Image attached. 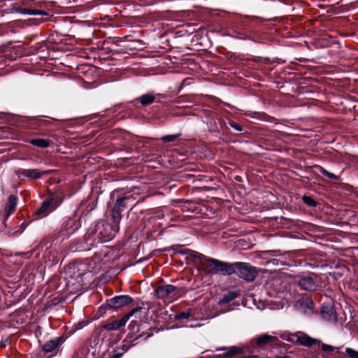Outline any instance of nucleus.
Returning a JSON list of instances; mask_svg holds the SVG:
<instances>
[{"mask_svg": "<svg viewBox=\"0 0 358 358\" xmlns=\"http://www.w3.org/2000/svg\"><path fill=\"white\" fill-rule=\"evenodd\" d=\"M191 256L199 261L201 268L210 275H231L233 270L231 264L209 258L195 251L191 252Z\"/></svg>", "mask_w": 358, "mask_h": 358, "instance_id": "1", "label": "nucleus"}, {"mask_svg": "<svg viewBox=\"0 0 358 358\" xmlns=\"http://www.w3.org/2000/svg\"><path fill=\"white\" fill-rule=\"evenodd\" d=\"M231 265L234 271L233 273L236 274L247 282L253 281L257 275L255 267L251 266L249 263L236 262L231 264Z\"/></svg>", "mask_w": 358, "mask_h": 358, "instance_id": "2", "label": "nucleus"}, {"mask_svg": "<svg viewBox=\"0 0 358 358\" xmlns=\"http://www.w3.org/2000/svg\"><path fill=\"white\" fill-rule=\"evenodd\" d=\"M298 285L304 290L313 292L322 286L321 278L317 274L309 273L299 278Z\"/></svg>", "mask_w": 358, "mask_h": 358, "instance_id": "3", "label": "nucleus"}, {"mask_svg": "<svg viewBox=\"0 0 358 358\" xmlns=\"http://www.w3.org/2000/svg\"><path fill=\"white\" fill-rule=\"evenodd\" d=\"M294 308L299 313L310 315L315 312V304L312 298L304 295L300 297L294 303Z\"/></svg>", "mask_w": 358, "mask_h": 358, "instance_id": "4", "label": "nucleus"}, {"mask_svg": "<svg viewBox=\"0 0 358 358\" xmlns=\"http://www.w3.org/2000/svg\"><path fill=\"white\" fill-rule=\"evenodd\" d=\"M155 294L159 299L173 300L178 297V289L172 285H166L157 287L155 290Z\"/></svg>", "mask_w": 358, "mask_h": 358, "instance_id": "5", "label": "nucleus"}, {"mask_svg": "<svg viewBox=\"0 0 358 358\" xmlns=\"http://www.w3.org/2000/svg\"><path fill=\"white\" fill-rule=\"evenodd\" d=\"M80 224L75 218L67 219L62 224L60 231V236L62 239L68 238L71 234H73L78 228Z\"/></svg>", "mask_w": 358, "mask_h": 358, "instance_id": "6", "label": "nucleus"}, {"mask_svg": "<svg viewBox=\"0 0 358 358\" xmlns=\"http://www.w3.org/2000/svg\"><path fill=\"white\" fill-rule=\"evenodd\" d=\"M60 201L55 196H51L47 200H45L41 206L37 210L36 214L41 217L47 215L50 212L54 210Z\"/></svg>", "mask_w": 358, "mask_h": 358, "instance_id": "7", "label": "nucleus"}, {"mask_svg": "<svg viewBox=\"0 0 358 358\" xmlns=\"http://www.w3.org/2000/svg\"><path fill=\"white\" fill-rule=\"evenodd\" d=\"M133 301L131 297L128 295L115 296L108 301V306L113 309H118L131 303Z\"/></svg>", "mask_w": 358, "mask_h": 358, "instance_id": "8", "label": "nucleus"}, {"mask_svg": "<svg viewBox=\"0 0 358 358\" xmlns=\"http://www.w3.org/2000/svg\"><path fill=\"white\" fill-rule=\"evenodd\" d=\"M295 336L296 337L294 343L296 344H299L306 347H310L313 345L320 343L318 340L310 337L308 335L306 334L302 331L296 332Z\"/></svg>", "mask_w": 358, "mask_h": 358, "instance_id": "9", "label": "nucleus"}, {"mask_svg": "<svg viewBox=\"0 0 358 358\" xmlns=\"http://www.w3.org/2000/svg\"><path fill=\"white\" fill-rule=\"evenodd\" d=\"M320 315L322 317L328 322H336V312L330 304H324L320 310Z\"/></svg>", "mask_w": 358, "mask_h": 358, "instance_id": "10", "label": "nucleus"}, {"mask_svg": "<svg viewBox=\"0 0 358 358\" xmlns=\"http://www.w3.org/2000/svg\"><path fill=\"white\" fill-rule=\"evenodd\" d=\"M49 172V171H41L39 169H22L18 171V174L31 179H37Z\"/></svg>", "mask_w": 358, "mask_h": 358, "instance_id": "11", "label": "nucleus"}, {"mask_svg": "<svg viewBox=\"0 0 358 358\" xmlns=\"http://www.w3.org/2000/svg\"><path fill=\"white\" fill-rule=\"evenodd\" d=\"M133 206L134 199L132 196H128L118 199L116 201L113 208H115V210H119L120 212H122L124 208H127Z\"/></svg>", "mask_w": 358, "mask_h": 358, "instance_id": "12", "label": "nucleus"}, {"mask_svg": "<svg viewBox=\"0 0 358 358\" xmlns=\"http://www.w3.org/2000/svg\"><path fill=\"white\" fill-rule=\"evenodd\" d=\"M63 343V338L55 337L53 339L47 341L43 346V350L45 352H51Z\"/></svg>", "mask_w": 358, "mask_h": 358, "instance_id": "13", "label": "nucleus"}, {"mask_svg": "<svg viewBox=\"0 0 358 358\" xmlns=\"http://www.w3.org/2000/svg\"><path fill=\"white\" fill-rule=\"evenodd\" d=\"M256 343L258 345L262 346L269 343H275L278 341V338L275 336L268 335L267 334L260 335L255 338Z\"/></svg>", "mask_w": 358, "mask_h": 358, "instance_id": "14", "label": "nucleus"}, {"mask_svg": "<svg viewBox=\"0 0 358 358\" xmlns=\"http://www.w3.org/2000/svg\"><path fill=\"white\" fill-rule=\"evenodd\" d=\"M126 322H127V321L125 320L124 317H122L120 320H117L113 321L112 322H110L108 324H106L104 326V329H106L107 330H116V329H118L119 328L124 326Z\"/></svg>", "mask_w": 358, "mask_h": 358, "instance_id": "15", "label": "nucleus"}, {"mask_svg": "<svg viewBox=\"0 0 358 358\" xmlns=\"http://www.w3.org/2000/svg\"><path fill=\"white\" fill-rule=\"evenodd\" d=\"M222 350H224L225 352L222 356L226 358L233 357L235 355H238L241 352V349L236 346L224 348Z\"/></svg>", "mask_w": 358, "mask_h": 358, "instance_id": "16", "label": "nucleus"}, {"mask_svg": "<svg viewBox=\"0 0 358 358\" xmlns=\"http://www.w3.org/2000/svg\"><path fill=\"white\" fill-rule=\"evenodd\" d=\"M17 199L15 195H10L8 197V203L6 207V211L8 215L11 214L15 209Z\"/></svg>", "mask_w": 358, "mask_h": 358, "instance_id": "17", "label": "nucleus"}, {"mask_svg": "<svg viewBox=\"0 0 358 358\" xmlns=\"http://www.w3.org/2000/svg\"><path fill=\"white\" fill-rule=\"evenodd\" d=\"M30 143L42 148H48L50 145V141L45 139H31Z\"/></svg>", "mask_w": 358, "mask_h": 358, "instance_id": "18", "label": "nucleus"}, {"mask_svg": "<svg viewBox=\"0 0 358 358\" xmlns=\"http://www.w3.org/2000/svg\"><path fill=\"white\" fill-rule=\"evenodd\" d=\"M139 100L141 104L149 105L155 101V96L151 94H145L140 96Z\"/></svg>", "mask_w": 358, "mask_h": 358, "instance_id": "19", "label": "nucleus"}, {"mask_svg": "<svg viewBox=\"0 0 358 358\" xmlns=\"http://www.w3.org/2000/svg\"><path fill=\"white\" fill-rule=\"evenodd\" d=\"M120 211L119 210H115V208H113V210H112V218H113V220L114 222V224H115V226L114 227L115 228H118V224L121 220V214H120Z\"/></svg>", "mask_w": 358, "mask_h": 358, "instance_id": "20", "label": "nucleus"}, {"mask_svg": "<svg viewBox=\"0 0 358 358\" xmlns=\"http://www.w3.org/2000/svg\"><path fill=\"white\" fill-rule=\"evenodd\" d=\"M236 296V293L229 292L227 294L224 295L223 298L220 301V303H227L234 300Z\"/></svg>", "mask_w": 358, "mask_h": 358, "instance_id": "21", "label": "nucleus"}, {"mask_svg": "<svg viewBox=\"0 0 358 358\" xmlns=\"http://www.w3.org/2000/svg\"><path fill=\"white\" fill-rule=\"evenodd\" d=\"M295 333L291 334L289 332H284L280 335V338L285 341H287L288 342H291L294 343H295Z\"/></svg>", "mask_w": 358, "mask_h": 358, "instance_id": "22", "label": "nucleus"}, {"mask_svg": "<svg viewBox=\"0 0 358 358\" xmlns=\"http://www.w3.org/2000/svg\"><path fill=\"white\" fill-rule=\"evenodd\" d=\"M142 306H136L132 310H131L127 314H126L124 317L125 320L127 322L129 319L132 317L134 315H135L136 313L140 312L142 310Z\"/></svg>", "mask_w": 358, "mask_h": 358, "instance_id": "23", "label": "nucleus"}, {"mask_svg": "<svg viewBox=\"0 0 358 358\" xmlns=\"http://www.w3.org/2000/svg\"><path fill=\"white\" fill-rule=\"evenodd\" d=\"M345 353L350 358H358V351L352 348H347L345 349Z\"/></svg>", "mask_w": 358, "mask_h": 358, "instance_id": "24", "label": "nucleus"}, {"mask_svg": "<svg viewBox=\"0 0 358 358\" xmlns=\"http://www.w3.org/2000/svg\"><path fill=\"white\" fill-rule=\"evenodd\" d=\"M179 136H180V134L167 135V136H164L162 138V140L164 143H168V142H171V141H175Z\"/></svg>", "mask_w": 358, "mask_h": 358, "instance_id": "25", "label": "nucleus"}, {"mask_svg": "<svg viewBox=\"0 0 358 358\" xmlns=\"http://www.w3.org/2000/svg\"><path fill=\"white\" fill-rule=\"evenodd\" d=\"M303 200L305 202V203L310 206H315L317 204L316 201L310 196H304L303 197Z\"/></svg>", "mask_w": 358, "mask_h": 358, "instance_id": "26", "label": "nucleus"}, {"mask_svg": "<svg viewBox=\"0 0 358 358\" xmlns=\"http://www.w3.org/2000/svg\"><path fill=\"white\" fill-rule=\"evenodd\" d=\"M324 176H326L327 177H328L330 179H336V176L334 175V173H329V171H327V170L324 169H321V171H320Z\"/></svg>", "mask_w": 358, "mask_h": 358, "instance_id": "27", "label": "nucleus"}, {"mask_svg": "<svg viewBox=\"0 0 358 358\" xmlns=\"http://www.w3.org/2000/svg\"><path fill=\"white\" fill-rule=\"evenodd\" d=\"M321 349L325 352H332L334 350L335 347L330 345L323 343L321 345Z\"/></svg>", "mask_w": 358, "mask_h": 358, "instance_id": "28", "label": "nucleus"}, {"mask_svg": "<svg viewBox=\"0 0 358 358\" xmlns=\"http://www.w3.org/2000/svg\"><path fill=\"white\" fill-rule=\"evenodd\" d=\"M29 15H47L48 13L45 11L38 10H30L29 12Z\"/></svg>", "mask_w": 358, "mask_h": 358, "instance_id": "29", "label": "nucleus"}, {"mask_svg": "<svg viewBox=\"0 0 358 358\" xmlns=\"http://www.w3.org/2000/svg\"><path fill=\"white\" fill-rule=\"evenodd\" d=\"M191 314L189 313H180L177 316L176 318L178 320L187 319L190 317Z\"/></svg>", "mask_w": 358, "mask_h": 358, "instance_id": "30", "label": "nucleus"}, {"mask_svg": "<svg viewBox=\"0 0 358 358\" xmlns=\"http://www.w3.org/2000/svg\"><path fill=\"white\" fill-rule=\"evenodd\" d=\"M16 11L19 13L22 14H29V9L23 8H17Z\"/></svg>", "mask_w": 358, "mask_h": 358, "instance_id": "31", "label": "nucleus"}, {"mask_svg": "<svg viewBox=\"0 0 358 358\" xmlns=\"http://www.w3.org/2000/svg\"><path fill=\"white\" fill-rule=\"evenodd\" d=\"M231 126L235 129H236L237 131H241V127L239 125H238L237 124H231Z\"/></svg>", "mask_w": 358, "mask_h": 358, "instance_id": "32", "label": "nucleus"}, {"mask_svg": "<svg viewBox=\"0 0 358 358\" xmlns=\"http://www.w3.org/2000/svg\"><path fill=\"white\" fill-rule=\"evenodd\" d=\"M122 353H117V354H115L113 355L111 358H120L122 357Z\"/></svg>", "mask_w": 358, "mask_h": 358, "instance_id": "33", "label": "nucleus"}, {"mask_svg": "<svg viewBox=\"0 0 358 358\" xmlns=\"http://www.w3.org/2000/svg\"><path fill=\"white\" fill-rule=\"evenodd\" d=\"M146 304L148 305V310H149L151 308V306L149 303H146Z\"/></svg>", "mask_w": 358, "mask_h": 358, "instance_id": "34", "label": "nucleus"}]
</instances>
